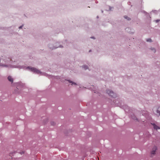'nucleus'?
I'll list each match as a JSON object with an SVG mask.
<instances>
[{
	"mask_svg": "<svg viewBox=\"0 0 160 160\" xmlns=\"http://www.w3.org/2000/svg\"><path fill=\"white\" fill-rule=\"evenodd\" d=\"M153 50H154V52H155V49H154V48H153Z\"/></svg>",
	"mask_w": 160,
	"mask_h": 160,
	"instance_id": "obj_14",
	"label": "nucleus"
},
{
	"mask_svg": "<svg viewBox=\"0 0 160 160\" xmlns=\"http://www.w3.org/2000/svg\"><path fill=\"white\" fill-rule=\"evenodd\" d=\"M159 21H160V20H156V22H159Z\"/></svg>",
	"mask_w": 160,
	"mask_h": 160,
	"instance_id": "obj_11",
	"label": "nucleus"
},
{
	"mask_svg": "<svg viewBox=\"0 0 160 160\" xmlns=\"http://www.w3.org/2000/svg\"><path fill=\"white\" fill-rule=\"evenodd\" d=\"M68 82L70 83H71L72 84H75V85L76 84V83H75V82H73L72 81H70L69 80V81H68Z\"/></svg>",
	"mask_w": 160,
	"mask_h": 160,
	"instance_id": "obj_8",
	"label": "nucleus"
},
{
	"mask_svg": "<svg viewBox=\"0 0 160 160\" xmlns=\"http://www.w3.org/2000/svg\"><path fill=\"white\" fill-rule=\"evenodd\" d=\"M92 38H94L93 37Z\"/></svg>",
	"mask_w": 160,
	"mask_h": 160,
	"instance_id": "obj_15",
	"label": "nucleus"
},
{
	"mask_svg": "<svg viewBox=\"0 0 160 160\" xmlns=\"http://www.w3.org/2000/svg\"><path fill=\"white\" fill-rule=\"evenodd\" d=\"M22 26H20V27L19 28V29L21 28H22Z\"/></svg>",
	"mask_w": 160,
	"mask_h": 160,
	"instance_id": "obj_12",
	"label": "nucleus"
},
{
	"mask_svg": "<svg viewBox=\"0 0 160 160\" xmlns=\"http://www.w3.org/2000/svg\"><path fill=\"white\" fill-rule=\"evenodd\" d=\"M83 67L85 69H86L88 68V67L86 66H84Z\"/></svg>",
	"mask_w": 160,
	"mask_h": 160,
	"instance_id": "obj_10",
	"label": "nucleus"
},
{
	"mask_svg": "<svg viewBox=\"0 0 160 160\" xmlns=\"http://www.w3.org/2000/svg\"><path fill=\"white\" fill-rule=\"evenodd\" d=\"M107 93L112 97L114 98L116 97V95L112 91L108 90H107Z\"/></svg>",
	"mask_w": 160,
	"mask_h": 160,
	"instance_id": "obj_2",
	"label": "nucleus"
},
{
	"mask_svg": "<svg viewBox=\"0 0 160 160\" xmlns=\"http://www.w3.org/2000/svg\"><path fill=\"white\" fill-rule=\"evenodd\" d=\"M152 125L153 126V127L155 129L157 130L158 129H160V128L158 126L156 125L155 124H153Z\"/></svg>",
	"mask_w": 160,
	"mask_h": 160,
	"instance_id": "obj_5",
	"label": "nucleus"
},
{
	"mask_svg": "<svg viewBox=\"0 0 160 160\" xmlns=\"http://www.w3.org/2000/svg\"><path fill=\"white\" fill-rule=\"evenodd\" d=\"M24 153V152H21V153H20L21 154H23Z\"/></svg>",
	"mask_w": 160,
	"mask_h": 160,
	"instance_id": "obj_13",
	"label": "nucleus"
},
{
	"mask_svg": "<svg viewBox=\"0 0 160 160\" xmlns=\"http://www.w3.org/2000/svg\"><path fill=\"white\" fill-rule=\"evenodd\" d=\"M28 68L30 70L32 71L37 73H39L40 72L39 70L33 68L28 67Z\"/></svg>",
	"mask_w": 160,
	"mask_h": 160,
	"instance_id": "obj_1",
	"label": "nucleus"
},
{
	"mask_svg": "<svg viewBox=\"0 0 160 160\" xmlns=\"http://www.w3.org/2000/svg\"><path fill=\"white\" fill-rule=\"evenodd\" d=\"M157 149V148L156 146L152 148V151H151V154L154 155L155 154V152Z\"/></svg>",
	"mask_w": 160,
	"mask_h": 160,
	"instance_id": "obj_3",
	"label": "nucleus"
},
{
	"mask_svg": "<svg viewBox=\"0 0 160 160\" xmlns=\"http://www.w3.org/2000/svg\"><path fill=\"white\" fill-rule=\"evenodd\" d=\"M157 113L159 114V115H160V107H159L157 110Z\"/></svg>",
	"mask_w": 160,
	"mask_h": 160,
	"instance_id": "obj_6",
	"label": "nucleus"
},
{
	"mask_svg": "<svg viewBox=\"0 0 160 160\" xmlns=\"http://www.w3.org/2000/svg\"><path fill=\"white\" fill-rule=\"evenodd\" d=\"M8 79L9 81L12 82H13V79L10 76H9L8 77Z\"/></svg>",
	"mask_w": 160,
	"mask_h": 160,
	"instance_id": "obj_4",
	"label": "nucleus"
},
{
	"mask_svg": "<svg viewBox=\"0 0 160 160\" xmlns=\"http://www.w3.org/2000/svg\"><path fill=\"white\" fill-rule=\"evenodd\" d=\"M124 17L125 19H127L128 20H130V18H129L127 16H124Z\"/></svg>",
	"mask_w": 160,
	"mask_h": 160,
	"instance_id": "obj_7",
	"label": "nucleus"
},
{
	"mask_svg": "<svg viewBox=\"0 0 160 160\" xmlns=\"http://www.w3.org/2000/svg\"><path fill=\"white\" fill-rule=\"evenodd\" d=\"M147 42H152V40L150 38L148 39L147 40Z\"/></svg>",
	"mask_w": 160,
	"mask_h": 160,
	"instance_id": "obj_9",
	"label": "nucleus"
}]
</instances>
